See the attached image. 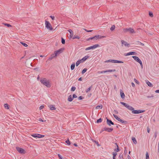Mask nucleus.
<instances>
[{"instance_id":"f257e3e1","label":"nucleus","mask_w":159,"mask_h":159,"mask_svg":"<svg viewBox=\"0 0 159 159\" xmlns=\"http://www.w3.org/2000/svg\"><path fill=\"white\" fill-rule=\"evenodd\" d=\"M120 104L124 105L129 110L132 111V112L134 114H138L144 112L145 111L144 110H134V108L132 106H129L128 104L123 102H120Z\"/></svg>"},{"instance_id":"f03ea898","label":"nucleus","mask_w":159,"mask_h":159,"mask_svg":"<svg viewBox=\"0 0 159 159\" xmlns=\"http://www.w3.org/2000/svg\"><path fill=\"white\" fill-rule=\"evenodd\" d=\"M41 83L48 88H50L51 85L50 84L49 82L47 80L46 78H43L40 80Z\"/></svg>"},{"instance_id":"7ed1b4c3","label":"nucleus","mask_w":159,"mask_h":159,"mask_svg":"<svg viewBox=\"0 0 159 159\" xmlns=\"http://www.w3.org/2000/svg\"><path fill=\"white\" fill-rule=\"evenodd\" d=\"M106 37L105 36H101L100 35H96L94 37H90L89 38L87 39V40L88 41H90L91 40H93L94 41L96 40L97 39L105 38Z\"/></svg>"},{"instance_id":"20e7f679","label":"nucleus","mask_w":159,"mask_h":159,"mask_svg":"<svg viewBox=\"0 0 159 159\" xmlns=\"http://www.w3.org/2000/svg\"><path fill=\"white\" fill-rule=\"evenodd\" d=\"M45 24L46 28L50 30H52L53 28L51 24L49 21L46 20Z\"/></svg>"},{"instance_id":"39448f33","label":"nucleus","mask_w":159,"mask_h":159,"mask_svg":"<svg viewBox=\"0 0 159 159\" xmlns=\"http://www.w3.org/2000/svg\"><path fill=\"white\" fill-rule=\"evenodd\" d=\"M124 31L125 32H126L127 31H129L131 33H135L134 30L131 28H126L125 29H124Z\"/></svg>"},{"instance_id":"423d86ee","label":"nucleus","mask_w":159,"mask_h":159,"mask_svg":"<svg viewBox=\"0 0 159 159\" xmlns=\"http://www.w3.org/2000/svg\"><path fill=\"white\" fill-rule=\"evenodd\" d=\"M99 46H100V45L99 44H95L92 46L86 48L85 49V50L87 51V50H90L91 49H95L97 47H99Z\"/></svg>"},{"instance_id":"0eeeda50","label":"nucleus","mask_w":159,"mask_h":159,"mask_svg":"<svg viewBox=\"0 0 159 159\" xmlns=\"http://www.w3.org/2000/svg\"><path fill=\"white\" fill-rule=\"evenodd\" d=\"M31 136L34 138H41L44 136V135H41L38 134H32Z\"/></svg>"},{"instance_id":"6e6552de","label":"nucleus","mask_w":159,"mask_h":159,"mask_svg":"<svg viewBox=\"0 0 159 159\" xmlns=\"http://www.w3.org/2000/svg\"><path fill=\"white\" fill-rule=\"evenodd\" d=\"M63 49L62 48H60L58 50H57L54 52L55 56H57L61 53L63 51Z\"/></svg>"},{"instance_id":"1a4fd4ad","label":"nucleus","mask_w":159,"mask_h":159,"mask_svg":"<svg viewBox=\"0 0 159 159\" xmlns=\"http://www.w3.org/2000/svg\"><path fill=\"white\" fill-rule=\"evenodd\" d=\"M16 148L17 151H18L19 153L22 154L25 153V150L23 148H20L18 147H16Z\"/></svg>"},{"instance_id":"9d476101","label":"nucleus","mask_w":159,"mask_h":159,"mask_svg":"<svg viewBox=\"0 0 159 159\" xmlns=\"http://www.w3.org/2000/svg\"><path fill=\"white\" fill-rule=\"evenodd\" d=\"M107 119V124L109 126H110L111 125H114V123L112 121L106 118Z\"/></svg>"},{"instance_id":"9b49d317","label":"nucleus","mask_w":159,"mask_h":159,"mask_svg":"<svg viewBox=\"0 0 159 159\" xmlns=\"http://www.w3.org/2000/svg\"><path fill=\"white\" fill-rule=\"evenodd\" d=\"M138 63H140L141 61L140 59L137 57L135 56H133L132 57Z\"/></svg>"},{"instance_id":"f8f14e48","label":"nucleus","mask_w":159,"mask_h":159,"mask_svg":"<svg viewBox=\"0 0 159 159\" xmlns=\"http://www.w3.org/2000/svg\"><path fill=\"white\" fill-rule=\"evenodd\" d=\"M113 129L112 128H108L105 127L104 128V131H106L108 132H111L112 131Z\"/></svg>"},{"instance_id":"ddd939ff","label":"nucleus","mask_w":159,"mask_h":159,"mask_svg":"<svg viewBox=\"0 0 159 159\" xmlns=\"http://www.w3.org/2000/svg\"><path fill=\"white\" fill-rule=\"evenodd\" d=\"M121 42L122 44H124V45L125 46L129 47V44L124 40H121Z\"/></svg>"},{"instance_id":"4468645a","label":"nucleus","mask_w":159,"mask_h":159,"mask_svg":"<svg viewBox=\"0 0 159 159\" xmlns=\"http://www.w3.org/2000/svg\"><path fill=\"white\" fill-rule=\"evenodd\" d=\"M136 52H130L128 53H127L125 54V56H129L130 55H135L136 54Z\"/></svg>"},{"instance_id":"2eb2a0df","label":"nucleus","mask_w":159,"mask_h":159,"mask_svg":"<svg viewBox=\"0 0 159 159\" xmlns=\"http://www.w3.org/2000/svg\"><path fill=\"white\" fill-rule=\"evenodd\" d=\"M116 60H107L105 62H112V63H116Z\"/></svg>"},{"instance_id":"dca6fc26","label":"nucleus","mask_w":159,"mask_h":159,"mask_svg":"<svg viewBox=\"0 0 159 159\" xmlns=\"http://www.w3.org/2000/svg\"><path fill=\"white\" fill-rule=\"evenodd\" d=\"M89 57V56H85L82 59L80 60L82 62H83L85 60H86Z\"/></svg>"},{"instance_id":"f3484780","label":"nucleus","mask_w":159,"mask_h":159,"mask_svg":"<svg viewBox=\"0 0 159 159\" xmlns=\"http://www.w3.org/2000/svg\"><path fill=\"white\" fill-rule=\"evenodd\" d=\"M68 31L70 33V38H71L73 36V31L71 30H68Z\"/></svg>"},{"instance_id":"a211bd4d","label":"nucleus","mask_w":159,"mask_h":159,"mask_svg":"<svg viewBox=\"0 0 159 159\" xmlns=\"http://www.w3.org/2000/svg\"><path fill=\"white\" fill-rule=\"evenodd\" d=\"M49 107L50 109L52 110H55L56 109V108L55 106L53 105H51L49 106Z\"/></svg>"},{"instance_id":"6ab92c4d","label":"nucleus","mask_w":159,"mask_h":159,"mask_svg":"<svg viewBox=\"0 0 159 159\" xmlns=\"http://www.w3.org/2000/svg\"><path fill=\"white\" fill-rule=\"evenodd\" d=\"M56 56H55V54H52L50 57L48 59V60H52L54 57H56Z\"/></svg>"},{"instance_id":"aec40b11","label":"nucleus","mask_w":159,"mask_h":159,"mask_svg":"<svg viewBox=\"0 0 159 159\" xmlns=\"http://www.w3.org/2000/svg\"><path fill=\"white\" fill-rule=\"evenodd\" d=\"M146 83L150 87H152V86H153L152 84L148 80H147L146 81Z\"/></svg>"},{"instance_id":"412c9836","label":"nucleus","mask_w":159,"mask_h":159,"mask_svg":"<svg viewBox=\"0 0 159 159\" xmlns=\"http://www.w3.org/2000/svg\"><path fill=\"white\" fill-rule=\"evenodd\" d=\"M73 100V98L71 96V95L69 96L68 100L69 102H71Z\"/></svg>"},{"instance_id":"4be33fe9","label":"nucleus","mask_w":159,"mask_h":159,"mask_svg":"<svg viewBox=\"0 0 159 159\" xmlns=\"http://www.w3.org/2000/svg\"><path fill=\"white\" fill-rule=\"evenodd\" d=\"M135 44H140V45H142V46H144V44L143 43H141V42H139V41H137L135 43Z\"/></svg>"},{"instance_id":"5701e85b","label":"nucleus","mask_w":159,"mask_h":159,"mask_svg":"<svg viewBox=\"0 0 159 159\" xmlns=\"http://www.w3.org/2000/svg\"><path fill=\"white\" fill-rule=\"evenodd\" d=\"M119 121H120V122H121L122 123H124L125 124H126L127 123V121L123 120L121 119H120V120H119Z\"/></svg>"},{"instance_id":"b1692460","label":"nucleus","mask_w":159,"mask_h":159,"mask_svg":"<svg viewBox=\"0 0 159 159\" xmlns=\"http://www.w3.org/2000/svg\"><path fill=\"white\" fill-rule=\"evenodd\" d=\"M75 67V64H72L70 66V69L71 70H73L74 69Z\"/></svg>"},{"instance_id":"393cba45","label":"nucleus","mask_w":159,"mask_h":159,"mask_svg":"<svg viewBox=\"0 0 159 159\" xmlns=\"http://www.w3.org/2000/svg\"><path fill=\"white\" fill-rule=\"evenodd\" d=\"M132 140L134 144H136L137 143V141L135 138L132 137Z\"/></svg>"},{"instance_id":"a878e982","label":"nucleus","mask_w":159,"mask_h":159,"mask_svg":"<svg viewBox=\"0 0 159 159\" xmlns=\"http://www.w3.org/2000/svg\"><path fill=\"white\" fill-rule=\"evenodd\" d=\"M113 116H114V117L115 118H116L117 120H118L119 121V120H120V118L119 117L117 116H116V115L114 114H113Z\"/></svg>"},{"instance_id":"bb28decb","label":"nucleus","mask_w":159,"mask_h":159,"mask_svg":"<svg viewBox=\"0 0 159 159\" xmlns=\"http://www.w3.org/2000/svg\"><path fill=\"white\" fill-rule=\"evenodd\" d=\"M81 62L80 60H78L76 63V66H78Z\"/></svg>"},{"instance_id":"cd10ccee","label":"nucleus","mask_w":159,"mask_h":159,"mask_svg":"<svg viewBox=\"0 0 159 159\" xmlns=\"http://www.w3.org/2000/svg\"><path fill=\"white\" fill-rule=\"evenodd\" d=\"M121 97L122 98H123L125 97V95L124 93L122 92H120Z\"/></svg>"},{"instance_id":"c85d7f7f","label":"nucleus","mask_w":159,"mask_h":159,"mask_svg":"<svg viewBox=\"0 0 159 159\" xmlns=\"http://www.w3.org/2000/svg\"><path fill=\"white\" fill-rule=\"evenodd\" d=\"M102 105H98L96 107V109H102Z\"/></svg>"},{"instance_id":"c756f323","label":"nucleus","mask_w":159,"mask_h":159,"mask_svg":"<svg viewBox=\"0 0 159 159\" xmlns=\"http://www.w3.org/2000/svg\"><path fill=\"white\" fill-rule=\"evenodd\" d=\"M115 71H116V70L115 69L109 70H106V72H112Z\"/></svg>"},{"instance_id":"7c9ffc66","label":"nucleus","mask_w":159,"mask_h":159,"mask_svg":"<svg viewBox=\"0 0 159 159\" xmlns=\"http://www.w3.org/2000/svg\"><path fill=\"white\" fill-rule=\"evenodd\" d=\"M117 153L116 152H113V159H116V156Z\"/></svg>"},{"instance_id":"2f4dec72","label":"nucleus","mask_w":159,"mask_h":159,"mask_svg":"<svg viewBox=\"0 0 159 159\" xmlns=\"http://www.w3.org/2000/svg\"><path fill=\"white\" fill-rule=\"evenodd\" d=\"M115 26L114 25H113L110 28V30L111 31H113L115 29Z\"/></svg>"},{"instance_id":"473e14b6","label":"nucleus","mask_w":159,"mask_h":159,"mask_svg":"<svg viewBox=\"0 0 159 159\" xmlns=\"http://www.w3.org/2000/svg\"><path fill=\"white\" fill-rule=\"evenodd\" d=\"M4 106L5 108L6 109H8L9 108L8 107V105L7 104H4Z\"/></svg>"},{"instance_id":"72a5a7b5","label":"nucleus","mask_w":159,"mask_h":159,"mask_svg":"<svg viewBox=\"0 0 159 159\" xmlns=\"http://www.w3.org/2000/svg\"><path fill=\"white\" fill-rule=\"evenodd\" d=\"M3 24L4 25L8 27H10L12 26L11 25L9 24H7V23H3Z\"/></svg>"},{"instance_id":"f704fd0d","label":"nucleus","mask_w":159,"mask_h":159,"mask_svg":"<svg viewBox=\"0 0 159 159\" xmlns=\"http://www.w3.org/2000/svg\"><path fill=\"white\" fill-rule=\"evenodd\" d=\"M102 121V119L101 118L99 119H98L97 120L96 122L98 123H101Z\"/></svg>"},{"instance_id":"c9c22d12","label":"nucleus","mask_w":159,"mask_h":159,"mask_svg":"<svg viewBox=\"0 0 159 159\" xmlns=\"http://www.w3.org/2000/svg\"><path fill=\"white\" fill-rule=\"evenodd\" d=\"M20 43L25 47H27L28 46V45L27 44H26L23 42H20Z\"/></svg>"},{"instance_id":"e433bc0d","label":"nucleus","mask_w":159,"mask_h":159,"mask_svg":"<svg viewBox=\"0 0 159 159\" xmlns=\"http://www.w3.org/2000/svg\"><path fill=\"white\" fill-rule=\"evenodd\" d=\"M92 86H91L90 87L88 88L86 91V92L88 93L89 91L92 88Z\"/></svg>"},{"instance_id":"4c0bfd02","label":"nucleus","mask_w":159,"mask_h":159,"mask_svg":"<svg viewBox=\"0 0 159 159\" xmlns=\"http://www.w3.org/2000/svg\"><path fill=\"white\" fill-rule=\"evenodd\" d=\"M87 70V69L86 68H84L82 71V74H84V73Z\"/></svg>"},{"instance_id":"58836bf2","label":"nucleus","mask_w":159,"mask_h":159,"mask_svg":"<svg viewBox=\"0 0 159 159\" xmlns=\"http://www.w3.org/2000/svg\"><path fill=\"white\" fill-rule=\"evenodd\" d=\"M80 39V37H79L78 36V35H76V36H75V35L73 38V39Z\"/></svg>"},{"instance_id":"ea45409f","label":"nucleus","mask_w":159,"mask_h":159,"mask_svg":"<svg viewBox=\"0 0 159 159\" xmlns=\"http://www.w3.org/2000/svg\"><path fill=\"white\" fill-rule=\"evenodd\" d=\"M157 131H155L154 133V135L153 136V137L155 139L157 136Z\"/></svg>"},{"instance_id":"a19ab883","label":"nucleus","mask_w":159,"mask_h":159,"mask_svg":"<svg viewBox=\"0 0 159 159\" xmlns=\"http://www.w3.org/2000/svg\"><path fill=\"white\" fill-rule=\"evenodd\" d=\"M106 73V70L105 71H98V74H101V73Z\"/></svg>"},{"instance_id":"79ce46f5","label":"nucleus","mask_w":159,"mask_h":159,"mask_svg":"<svg viewBox=\"0 0 159 159\" xmlns=\"http://www.w3.org/2000/svg\"><path fill=\"white\" fill-rule=\"evenodd\" d=\"M66 142L67 143V145H70V141L69 139H68L66 141Z\"/></svg>"},{"instance_id":"37998d69","label":"nucleus","mask_w":159,"mask_h":159,"mask_svg":"<svg viewBox=\"0 0 159 159\" xmlns=\"http://www.w3.org/2000/svg\"><path fill=\"white\" fill-rule=\"evenodd\" d=\"M149 15L151 17H153V14L152 12L150 11L149 13Z\"/></svg>"},{"instance_id":"c03bdc74","label":"nucleus","mask_w":159,"mask_h":159,"mask_svg":"<svg viewBox=\"0 0 159 159\" xmlns=\"http://www.w3.org/2000/svg\"><path fill=\"white\" fill-rule=\"evenodd\" d=\"M146 159H149V156L148 155V152H147L146 154Z\"/></svg>"},{"instance_id":"a18cd8bd","label":"nucleus","mask_w":159,"mask_h":159,"mask_svg":"<svg viewBox=\"0 0 159 159\" xmlns=\"http://www.w3.org/2000/svg\"><path fill=\"white\" fill-rule=\"evenodd\" d=\"M134 81L137 84H139V82L136 79L134 78Z\"/></svg>"},{"instance_id":"49530a36","label":"nucleus","mask_w":159,"mask_h":159,"mask_svg":"<svg viewBox=\"0 0 159 159\" xmlns=\"http://www.w3.org/2000/svg\"><path fill=\"white\" fill-rule=\"evenodd\" d=\"M61 43L63 44H64L65 43V40L62 38H61Z\"/></svg>"},{"instance_id":"de8ad7c7","label":"nucleus","mask_w":159,"mask_h":159,"mask_svg":"<svg viewBox=\"0 0 159 159\" xmlns=\"http://www.w3.org/2000/svg\"><path fill=\"white\" fill-rule=\"evenodd\" d=\"M75 89H76V88L75 86H72L71 88V91H74L75 90Z\"/></svg>"},{"instance_id":"09e8293b","label":"nucleus","mask_w":159,"mask_h":159,"mask_svg":"<svg viewBox=\"0 0 159 159\" xmlns=\"http://www.w3.org/2000/svg\"><path fill=\"white\" fill-rule=\"evenodd\" d=\"M114 151H116L117 152H118L119 151V147L117 146V148L116 149H114Z\"/></svg>"},{"instance_id":"8fccbe9b","label":"nucleus","mask_w":159,"mask_h":159,"mask_svg":"<svg viewBox=\"0 0 159 159\" xmlns=\"http://www.w3.org/2000/svg\"><path fill=\"white\" fill-rule=\"evenodd\" d=\"M84 30L85 31L88 32H91L92 31V30H87L85 29H84Z\"/></svg>"},{"instance_id":"3c124183","label":"nucleus","mask_w":159,"mask_h":159,"mask_svg":"<svg viewBox=\"0 0 159 159\" xmlns=\"http://www.w3.org/2000/svg\"><path fill=\"white\" fill-rule=\"evenodd\" d=\"M92 141H93V142H95V143L97 144V145H98V146L99 145V144H98V142L96 140H92Z\"/></svg>"},{"instance_id":"603ef678","label":"nucleus","mask_w":159,"mask_h":159,"mask_svg":"<svg viewBox=\"0 0 159 159\" xmlns=\"http://www.w3.org/2000/svg\"><path fill=\"white\" fill-rule=\"evenodd\" d=\"M83 98H84L82 96H79L78 98V99L79 100H82Z\"/></svg>"},{"instance_id":"864d4df0","label":"nucleus","mask_w":159,"mask_h":159,"mask_svg":"<svg viewBox=\"0 0 159 159\" xmlns=\"http://www.w3.org/2000/svg\"><path fill=\"white\" fill-rule=\"evenodd\" d=\"M119 159H123V157L122 155L120 154L119 156Z\"/></svg>"},{"instance_id":"5fc2aeb1","label":"nucleus","mask_w":159,"mask_h":159,"mask_svg":"<svg viewBox=\"0 0 159 159\" xmlns=\"http://www.w3.org/2000/svg\"><path fill=\"white\" fill-rule=\"evenodd\" d=\"M123 62L122 61L116 60V63H123Z\"/></svg>"},{"instance_id":"6e6d98bb","label":"nucleus","mask_w":159,"mask_h":159,"mask_svg":"<svg viewBox=\"0 0 159 159\" xmlns=\"http://www.w3.org/2000/svg\"><path fill=\"white\" fill-rule=\"evenodd\" d=\"M125 150L124 151V153L125 154H126V153H127V151L126 150V147H125Z\"/></svg>"},{"instance_id":"4d7b16f0","label":"nucleus","mask_w":159,"mask_h":159,"mask_svg":"<svg viewBox=\"0 0 159 159\" xmlns=\"http://www.w3.org/2000/svg\"><path fill=\"white\" fill-rule=\"evenodd\" d=\"M58 156L59 159H63L62 157L60 154H58Z\"/></svg>"},{"instance_id":"13d9d810","label":"nucleus","mask_w":159,"mask_h":159,"mask_svg":"<svg viewBox=\"0 0 159 159\" xmlns=\"http://www.w3.org/2000/svg\"><path fill=\"white\" fill-rule=\"evenodd\" d=\"M43 107H44V106L42 105L40 107H39V109L40 110H41V109H43Z\"/></svg>"},{"instance_id":"bf43d9fd","label":"nucleus","mask_w":159,"mask_h":159,"mask_svg":"<svg viewBox=\"0 0 159 159\" xmlns=\"http://www.w3.org/2000/svg\"><path fill=\"white\" fill-rule=\"evenodd\" d=\"M50 17L51 18V19H52V20H54V16H50Z\"/></svg>"},{"instance_id":"052dcab7","label":"nucleus","mask_w":159,"mask_h":159,"mask_svg":"<svg viewBox=\"0 0 159 159\" xmlns=\"http://www.w3.org/2000/svg\"><path fill=\"white\" fill-rule=\"evenodd\" d=\"M77 98V96L75 95V94H74L73 95V98Z\"/></svg>"},{"instance_id":"680f3d73","label":"nucleus","mask_w":159,"mask_h":159,"mask_svg":"<svg viewBox=\"0 0 159 159\" xmlns=\"http://www.w3.org/2000/svg\"><path fill=\"white\" fill-rule=\"evenodd\" d=\"M147 130L148 132V133H149L150 130V128H149V127H147Z\"/></svg>"},{"instance_id":"e2e57ef3","label":"nucleus","mask_w":159,"mask_h":159,"mask_svg":"<svg viewBox=\"0 0 159 159\" xmlns=\"http://www.w3.org/2000/svg\"><path fill=\"white\" fill-rule=\"evenodd\" d=\"M39 120L40 121H41V122H43V121H43L42 119L41 118H39Z\"/></svg>"},{"instance_id":"0e129e2a","label":"nucleus","mask_w":159,"mask_h":159,"mask_svg":"<svg viewBox=\"0 0 159 159\" xmlns=\"http://www.w3.org/2000/svg\"><path fill=\"white\" fill-rule=\"evenodd\" d=\"M131 84H132V86L133 87H135V84H134V83H133V82H132V83H131Z\"/></svg>"},{"instance_id":"69168bd1","label":"nucleus","mask_w":159,"mask_h":159,"mask_svg":"<svg viewBox=\"0 0 159 159\" xmlns=\"http://www.w3.org/2000/svg\"><path fill=\"white\" fill-rule=\"evenodd\" d=\"M139 63L140 64L142 68L143 67V64L142 61H141Z\"/></svg>"},{"instance_id":"338daca9","label":"nucleus","mask_w":159,"mask_h":159,"mask_svg":"<svg viewBox=\"0 0 159 159\" xmlns=\"http://www.w3.org/2000/svg\"><path fill=\"white\" fill-rule=\"evenodd\" d=\"M114 111L115 112V113H116V114H117L118 113V111L117 110H114Z\"/></svg>"},{"instance_id":"774afa93","label":"nucleus","mask_w":159,"mask_h":159,"mask_svg":"<svg viewBox=\"0 0 159 159\" xmlns=\"http://www.w3.org/2000/svg\"><path fill=\"white\" fill-rule=\"evenodd\" d=\"M127 157H128V159H131L130 156H129V155H128Z\"/></svg>"}]
</instances>
